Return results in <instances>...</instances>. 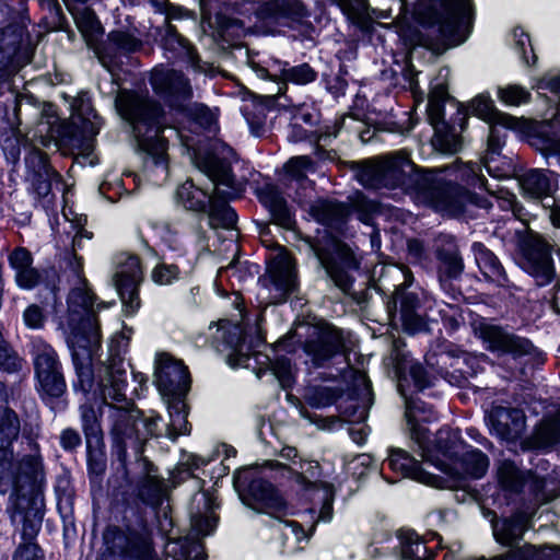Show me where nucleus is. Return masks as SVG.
Wrapping results in <instances>:
<instances>
[{
    "label": "nucleus",
    "mask_w": 560,
    "mask_h": 560,
    "mask_svg": "<svg viewBox=\"0 0 560 560\" xmlns=\"http://www.w3.org/2000/svg\"><path fill=\"white\" fill-rule=\"evenodd\" d=\"M162 417L153 411L150 415L133 408L119 410L110 428V459L122 470L125 485L114 487L110 491L112 505L121 513L125 528L108 524L103 530V544L112 556L121 557L128 536V527L147 530L149 527V510L161 504L159 488L147 477L136 482L129 477L128 448L136 457L142 458L148 441L161 435L159 423Z\"/></svg>",
    "instance_id": "nucleus-1"
},
{
    "label": "nucleus",
    "mask_w": 560,
    "mask_h": 560,
    "mask_svg": "<svg viewBox=\"0 0 560 560\" xmlns=\"http://www.w3.org/2000/svg\"><path fill=\"white\" fill-rule=\"evenodd\" d=\"M400 11H408L409 0H399ZM411 23L398 31L401 45L423 48L433 56L464 44L476 21L474 0H416L409 11Z\"/></svg>",
    "instance_id": "nucleus-2"
},
{
    "label": "nucleus",
    "mask_w": 560,
    "mask_h": 560,
    "mask_svg": "<svg viewBox=\"0 0 560 560\" xmlns=\"http://www.w3.org/2000/svg\"><path fill=\"white\" fill-rule=\"evenodd\" d=\"M433 447L434 452L424 462L444 475H436V489L466 491L471 480L481 479L488 471V456L470 446L458 428L441 427Z\"/></svg>",
    "instance_id": "nucleus-3"
},
{
    "label": "nucleus",
    "mask_w": 560,
    "mask_h": 560,
    "mask_svg": "<svg viewBox=\"0 0 560 560\" xmlns=\"http://www.w3.org/2000/svg\"><path fill=\"white\" fill-rule=\"evenodd\" d=\"M116 108L130 128L137 150L150 158L154 166L167 171L168 140L164 135L167 124L162 103L152 96L127 91L124 96L116 98Z\"/></svg>",
    "instance_id": "nucleus-4"
},
{
    "label": "nucleus",
    "mask_w": 560,
    "mask_h": 560,
    "mask_svg": "<svg viewBox=\"0 0 560 560\" xmlns=\"http://www.w3.org/2000/svg\"><path fill=\"white\" fill-rule=\"evenodd\" d=\"M125 331L132 334L133 329L122 322V330L110 337L108 341V363L101 361L102 347L93 353L89 364L92 372L91 382H84L81 387L75 388L74 378L72 380L73 392L81 394L86 401L96 402L100 416H102L104 407L115 409L113 423L119 410L138 409L133 402L128 408H117L108 402V399L117 402L126 400L125 392L128 383L124 369L122 347H128L131 338ZM141 411L143 410L141 409Z\"/></svg>",
    "instance_id": "nucleus-5"
},
{
    "label": "nucleus",
    "mask_w": 560,
    "mask_h": 560,
    "mask_svg": "<svg viewBox=\"0 0 560 560\" xmlns=\"http://www.w3.org/2000/svg\"><path fill=\"white\" fill-rule=\"evenodd\" d=\"M97 295L90 289L73 288L67 296V343L75 372L74 387L91 382V358L101 348V322L94 311Z\"/></svg>",
    "instance_id": "nucleus-6"
},
{
    "label": "nucleus",
    "mask_w": 560,
    "mask_h": 560,
    "mask_svg": "<svg viewBox=\"0 0 560 560\" xmlns=\"http://www.w3.org/2000/svg\"><path fill=\"white\" fill-rule=\"evenodd\" d=\"M233 488L241 502L260 514L294 515L280 489L261 476L256 466L237 468L233 475Z\"/></svg>",
    "instance_id": "nucleus-7"
},
{
    "label": "nucleus",
    "mask_w": 560,
    "mask_h": 560,
    "mask_svg": "<svg viewBox=\"0 0 560 560\" xmlns=\"http://www.w3.org/2000/svg\"><path fill=\"white\" fill-rule=\"evenodd\" d=\"M0 59L4 58L5 65H13L18 59L32 61L28 0H4L0 3Z\"/></svg>",
    "instance_id": "nucleus-8"
},
{
    "label": "nucleus",
    "mask_w": 560,
    "mask_h": 560,
    "mask_svg": "<svg viewBox=\"0 0 560 560\" xmlns=\"http://www.w3.org/2000/svg\"><path fill=\"white\" fill-rule=\"evenodd\" d=\"M474 331L485 348L492 353L510 355L517 363L530 368H538L546 362V354L535 347L530 339L508 332L483 317L474 324Z\"/></svg>",
    "instance_id": "nucleus-9"
},
{
    "label": "nucleus",
    "mask_w": 560,
    "mask_h": 560,
    "mask_svg": "<svg viewBox=\"0 0 560 560\" xmlns=\"http://www.w3.org/2000/svg\"><path fill=\"white\" fill-rule=\"evenodd\" d=\"M413 282V276L408 271L404 281L395 285L392 293L382 294L390 324L397 326L399 323L401 330L408 336L432 330L429 319L419 313L422 307L421 299L417 291L411 290Z\"/></svg>",
    "instance_id": "nucleus-10"
},
{
    "label": "nucleus",
    "mask_w": 560,
    "mask_h": 560,
    "mask_svg": "<svg viewBox=\"0 0 560 560\" xmlns=\"http://www.w3.org/2000/svg\"><path fill=\"white\" fill-rule=\"evenodd\" d=\"M212 346L225 355L226 364L232 369L248 368L249 360L260 354L257 349L265 342L259 334H254L250 326L222 319L212 336Z\"/></svg>",
    "instance_id": "nucleus-11"
},
{
    "label": "nucleus",
    "mask_w": 560,
    "mask_h": 560,
    "mask_svg": "<svg viewBox=\"0 0 560 560\" xmlns=\"http://www.w3.org/2000/svg\"><path fill=\"white\" fill-rule=\"evenodd\" d=\"M516 262L534 279L537 287H546L556 279L552 245L538 232L530 229L516 231Z\"/></svg>",
    "instance_id": "nucleus-12"
},
{
    "label": "nucleus",
    "mask_w": 560,
    "mask_h": 560,
    "mask_svg": "<svg viewBox=\"0 0 560 560\" xmlns=\"http://www.w3.org/2000/svg\"><path fill=\"white\" fill-rule=\"evenodd\" d=\"M312 248L334 284L348 294L355 281L351 271L360 268L351 247L332 233H326Z\"/></svg>",
    "instance_id": "nucleus-13"
},
{
    "label": "nucleus",
    "mask_w": 560,
    "mask_h": 560,
    "mask_svg": "<svg viewBox=\"0 0 560 560\" xmlns=\"http://www.w3.org/2000/svg\"><path fill=\"white\" fill-rule=\"evenodd\" d=\"M81 427L85 439L86 474L91 489L102 488L107 470V453L96 402L80 405Z\"/></svg>",
    "instance_id": "nucleus-14"
},
{
    "label": "nucleus",
    "mask_w": 560,
    "mask_h": 560,
    "mask_svg": "<svg viewBox=\"0 0 560 560\" xmlns=\"http://www.w3.org/2000/svg\"><path fill=\"white\" fill-rule=\"evenodd\" d=\"M444 172L442 168H428L425 177H422L419 195L438 213L448 218H459L464 215L466 185L458 183V179H446Z\"/></svg>",
    "instance_id": "nucleus-15"
},
{
    "label": "nucleus",
    "mask_w": 560,
    "mask_h": 560,
    "mask_svg": "<svg viewBox=\"0 0 560 560\" xmlns=\"http://www.w3.org/2000/svg\"><path fill=\"white\" fill-rule=\"evenodd\" d=\"M34 373L43 402L51 410H63L67 406L62 400L67 394V383L58 353L50 345H45L35 355Z\"/></svg>",
    "instance_id": "nucleus-16"
},
{
    "label": "nucleus",
    "mask_w": 560,
    "mask_h": 560,
    "mask_svg": "<svg viewBox=\"0 0 560 560\" xmlns=\"http://www.w3.org/2000/svg\"><path fill=\"white\" fill-rule=\"evenodd\" d=\"M302 350L315 369L325 368L335 358L348 354L342 330L330 323L313 326L302 342Z\"/></svg>",
    "instance_id": "nucleus-17"
},
{
    "label": "nucleus",
    "mask_w": 560,
    "mask_h": 560,
    "mask_svg": "<svg viewBox=\"0 0 560 560\" xmlns=\"http://www.w3.org/2000/svg\"><path fill=\"white\" fill-rule=\"evenodd\" d=\"M149 83L158 101L171 113L194 97L190 79L182 69L168 68L160 63L151 70Z\"/></svg>",
    "instance_id": "nucleus-18"
},
{
    "label": "nucleus",
    "mask_w": 560,
    "mask_h": 560,
    "mask_svg": "<svg viewBox=\"0 0 560 560\" xmlns=\"http://www.w3.org/2000/svg\"><path fill=\"white\" fill-rule=\"evenodd\" d=\"M485 423L491 436L501 443L515 444L525 431L526 416L522 408L495 399L485 410Z\"/></svg>",
    "instance_id": "nucleus-19"
},
{
    "label": "nucleus",
    "mask_w": 560,
    "mask_h": 560,
    "mask_svg": "<svg viewBox=\"0 0 560 560\" xmlns=\"http://www.w3.org/2000/svg\"><path fill=\"white\" fill-rule=\"evenodd\" d=\"M405 419L410 440L421 451L423 460L434 452L435 436L431 439V432L427 428L439 419L438 411L430 402L422 400L417 395H406Z\"/></svg>",
    "instance_id": "nucleus-20"
},
{
    "label": "nucleus",
    "mask_w": 560,
    "mask_h": 560,
    "mask_svg": "<svg viewBox=\"0 0 560 560\" xmlns=\"http://www.w3.org/2000/svg\"><path fill=\"white\" fill-rule=\"evenodd\" d=\"M390 359L397 388L402 397L417 395L434 386V376L423 363L412 358L410 351L395 346Z\"/></svg>",
    "instance_id": "nucleus-21"
},
{
    "label": "nucleus",
    "mask_w": 560,
    "mask_h": 560,
    "mask_svg": "<svg viewBox=\"0 0 560 560\" xmlns=\"http://www.w3.org/2000/svg\"><path fill=\"white\" fill-rule=\"evenodd\" d=\"M427 171V167L415 164L408 155L397 153L380 163V188H399L419 194Z\"/></svg>",
    "instance_id": "nucleus-22"
},
{
    "label": "nucleus",
    "mask_w": 560,
    "mask_h": 560,
    "mask_svg": "<svg viewBox=\"0 0 560 560\" xmlns=\"http://www.w3.org/2000/svg\"><path fill=\"white\" fill-rule=\"evenodd\" d=\"M156 33L160 36L159 45L168 63L194 72L201 71V57L196 45L179 33L176 25L166 23L158 27Z\"/></svg>",
    "instance_id": "nucleus-23"
},
{
    "label": "nucleus",
    "mask_w": 560,
    "mask_h": 560,
    "mask_svg": "<svg viewBox=\"0 0 560 560\" xmlns=\"http://www.w3.org/2000/svg\"><path fill=\"white\" fill-rule=\"evenodd\" d=\"M12 493L14 500L27 501V499L44 500L43 489L45 486L44 463L40 455H24L16 462L11 478Z\"/></svg>",
    "instance_id": "nucleus-24"
},
{
    "label": "nucleus",
    "mask_w": 560,
    "mask_h": 560,
    "mask_svg": "<svg viewBox=\"0 0 560 560\" xmlns=\"http://www.w3.org/2000/svg\"><path fill=\"white\" fill-rule=\"evenodd\" d=\"M433 255L436 276L443 288L453 287L462 280L465 264L456 236L441 235L434 244Z\"/></svg>",
    "instance_id": "nucleus-25"
},
{
    "label": "nucleus",
    "mask_w": 560,
    "mask_h": 560,
    "mask_svg": "<svg viewBox=\"0 0 560 560\" xmlns=\"http://www.w3.org/2000/svg\"><path fill=\"white\" fill-rule=\"evenodd\" d=\"M218 107L211 109L201 102H187L172 113L173 121L178 130L196 136L211 133L219 129Z\"/></svg>",
    "instance_id": "nucleus-26"
},
{
    "label": "nucleus",
    "mask_w": 560,
    "mask_h": 560,
    "mask_svg": "<svg viewBox=\"0 0 560 560\" xmlns=\"http://www.w3.org/2000/svg\"><path fill=\"white\" fill-rule=\"evenodd\" d=\"M14 281L19 289L31 291L43 284L36 296L43 306L56 305L59 293V273L54 266L38 269L33 265L14 275Z\"/></svg>",
    "instance_id": "nucleus-27"
},
{
    "label": "nucleus",
    "mask_w": 560,
    "mask_h": 560,
    "mask_svg": "<svg viewBox=\"0 0 560 560\" xmlns=\"http://www.w3.org/2000/svg\"><path fill=\"white\" fill-rule=\"evenodd\" d=\"M318 167L317 161L310 155L292 156L284 163L279 182L289 189L295 185L293 200L299 205H302L314 190L315 182L310 179L307 174L316 173Z\"/></svg>",
    "instance_id": "nucleus-28"
},
{
    "label": "nucleus",
    "mask_w": 560,
    "mask_h": 560,
    "mask_svg": "<svg viewBox=\"0 0 560 560\" xmlns=\"http://www.w3.org/2000/svg\"><path fill=\"white\" fill-rule=\"evenodd\" d=\"M153 383L159 393L190 390L191 375L183 360L163 352L155 360Z\"/></svg>",
    "instance_id": "nucleus-29"
},
{
    "label": "nucleus",
    "mask_w": 560,
    "mask_h": 560,
    "mask_svg": "<svg viewBox=\"0 0 560 560\" xmlns=\"http://www.w3.org/2000/svg\"><path fill=\"white\" fill-rule=\"evenodd\" d=\"M518 183L525 200L544 207L559 189V174L549 168H529L521 175Z\"/></svg>",
    "instance_id": "nucleus-30"
},
{
    "label": "nucleus",
    "mask_w": 560,
    "mask_h": 560,
    "mask_svg": "<svg viewBox=\"0 0 560 560\" xmlns=\"http://www.w3.org/2000/svg\"><path fill=\"white\" fill-rule=\"evenodd\" d=\"M256 196L259 203L268 211L270 223L287 231L295 229V210L288 203L278 185L267 183L257 189Z\"/></svg>",
    "instance_id": "nucleus-31"
},
{
    "label": "nucleus",
    "mask_w": 560,
    "mask_h": 560,
    "mask_svg": "<svg viewBox=\"0 0 560 560\" xmlns=\"http://www.w3.org/2000/svg\"><path fill=\"white\" fill-rule=\"evenodd\" d=\"M194 162L215 186L233 188L236 178L230 156L221 155L217 148L208 147L194 153Z\"/></svg>",
    "instance_id": "nucleus-32"
},
{
    "label": "nucleus",
    "mask_w": 560,
    "mask_h": 560,
    "mask_svg": "<svg viewBox=\"0 0 560 560\" xmlns=\"http://www.w3.org/2000/svg\"><path fill=\"white\" fill-rule=\"evenodd\" d=\"M388 468L401 478L436 488V475L427 471L421 462L416 459L409 452L400 447H389L386 458Z\"/></svg>",
    "instance_id": "nucleus-33"
},
{
    "label": "nucleus",
    "mask_w": 560,
    "mask_h": 560,
    "mask_svg": "<svg viewBox=\"0 0 560 560\" xmlns=\"http://www.w3.org/2000/svg\"><path fill=\"white\" fill-rule=\"evenodd\" d=\"M142 48V42L128 31L114 30L107 34L96 54L103 63L119 66L121 57L139 51Z\"/></svg>",
    "instance_id": "nucleus-34"
},
{
    "label": "nucleus",
    "mask_w": 560,
    "mask_h": 560,
    "mask_svg": "<svg viewBox=\"0 0 560 560\" xmlns=\"http://www.w3.org/2000/svg\"><path fill=\"white\" fill-rule=\"evenodd\" d=\"M470 250L485 280L499 288L510 289L512 283L500 258L482 242H472Z\"/></svg>",
    "instance_id": "nucleus-35"
},
{
    "label": "nucleus",
    "mask_w": 560,
    "mask_h": 560,
    "mask_svg": "<svg viewBox=\"0 0 560 560\" xmlns=\"http://www.w3.org/2000/svg\"><path fill=\"white\" fill-rule=\"evenodd\" d=\"M446 354L452 361L450 362L451 370L446 371L445 378L452 385L465 387L469 378L475 377L481 369L478 357L458 346L451 345Z\"/></svg>",
    "instance_id": "nucleus-36"
},
{
    "label": "nucleus",
    "mask_w": 560,
    "mask_h": 560,
    "mask_svg": "<svg viewBox=\"0 0 560 560\" xmlns=\"http://www.w3.org/2000/svg\"><path fill=\"white\" fill-rule=\"evenodd\" d=\"M455 177L466 185L464 213L466 212L467 206H472L475 208L485 210L492 208L493 205L488 197L477 194L472 190L478 188L491 194V190L488 186V179L479 168H476L474 164H467L457 171Z\"/></svg>",
    "instance_id": "nucleus-37"
},
{
    "label": "nucleus",
    "mask_w": 560,
    "mask_h": 560,
    "mask_svg": "<svg viewBox=\"0 0 560 560\" xmlns=\"http://www.w3.org/2000/svg\"><path fill=\"white\" fill-rule=\"evenodd\" d=\"M248 93L252 106L242 107V115L248 124L250 133L255 137H264L267 132V114L280 109L278 97L276 95H260L254 92Z\"/></svg>",
    "instance_id": "nucleus-38"
},
{
    "label": "nucleus",
    "mask_w": 560,
    "mask_h": 560,
    "mask_svg": "<svg viewBox=\"0 0 560 560\" xmlns=\"http://www.w3.org/2000/svg\"><path fill=\"white\" fill-rule=\"evenodd\" d=\"M525 474L526 471L521 470L513 459L508 458L498 462L495 471L498 489L502 492L508 505L524 492L526 487Z\"/></svg>",
    "instance_id": "nucleus-39"
},
{
    "label": "nucleus",
    "mask_w": 560,
    "mask_h": 560,
    "mask_svg": "<svg viewBox=\"0 0 560 560\" xmlns=\"http://www.w3.org/2000/svg\"><path fill=\"white\" fill-rule=\"evenodd\" d=\"M521 132L526 141L545 158L560 147V135L549 121H527L521 128Z\"/></svg>",
    "instance_id": "nucleus-40"
},
{
    "label": "nucleus",
    "mask_w": 560,
    "mask_h": 560,
    "mask_svg": "<svg viewBox=\"0 0 560 560\" xmlns=\"http://www.w3.org/2000/svg\"><path fill=\"white\" fill-rule=\"evenodd\" d=\"M527 515L521 510L514 511L510 516L502 517L492 524L495 540L512 548L517 545L527 530Z\"/></svg>",
    "instance_id": "nucleus-41"
},
{
    "label": "nucleus",
    "mask_w": 560,
    "mask_h": 560,
    "mask_svg": "<svg viewBox=\"0 0 560 560\" xmlns=\"http://www.w3.org/2000/svg\"><path fill=\"white\" fill-rule=\"evenodd\" d=\"M39 499H27V501L14 500L13 510L22 516L21 538L23 541L36 542V537L42 529V523L45 514L44 500L40 506H37Z\"/></svg>",
    "instance_id": "nucleus-42"
},
{
    "label": "nucleus",
    "mask_w": 560,
    "mask_h": 560,
    "mask_svg": "<svg viewBox=\"0 0 560 560\" xmlns=\"http://www.w3.org/2000/svg\"><path fill=\"white\" fill-rule=\"evenodd\" d=\"M458 127L460 131H465L468 127L469 116H475L486 122H493L501 115L494 106L489 94H478L467 105L459 103L457 113Z\"/></svg>",
    "instance_id": "nucleus-43"
},
{
    "label": "nucleus",
    "mask_w": 560,
    "mask_h": 560,
    "mask_svg": "<svg viewBox=\"0 0 560 560\" xmlns=\"http://www.w3.org/2000/svg\"><path fill=\"white\" fill-rule=\"evenodd\" d=\"M120 558L124 560H158L150 526L147 530L128 527V536Z\"/></svg>",
    "instance_id": "nucleus-44"
},
{
    "label": "nucleus",
    "mask_w": 560,
    "mask_h": 560,
    "mask_svg": "<svg viewBox=\"0 0 560 560\" xmlns=\"http://www.w3.org/2000/svg\"><path fill=\"white\" fill-rule=\"evenodd\" d=\"M258 15L272 21L289 20L301 23L308 16V12L302 0H270L260 8Z\"/></svg>",
    "instance_id": "nucleus-45"
},
{
    "label": "nucleus",
    "mask_w": 560,
    "mask_h": 560,
    "mask_svg": "<svg viewBox=\"0 0 560 560\" xmlns=\"http://www.w3.org/2000/svg\"><path fill=\"white\" fill-rule=\"evenodd\" d=\"M115 285L122 303V312L126 317H132L141 306L140 290L135 275L119 271L115 275Z\"/></svg>",
    "instance_id": "nucleus-46"
},
{
    "label": "nucleus",
    "mask_w": 560,
    "mask_h": 560,
    "mask_svg": "<svg viewBox=\"0 0 560 560\" xmlns=\"http://www.w3.org/2000/svg\"><path fill=\"white\" fill-rule=\"evenodd\" d=\"M400 558L402 560H435L436 551L425 545V540L415 529L397 532Z\"/></svg>",
    "instance_id": "nucleus-47"
},
{
    "label": "nucleus",
    "mask_w": 560,
    "mask_h": 560,
    "mask_svg": "<svg viewBox=\"0 0 560 560\" xmlns=\"http://www.w3.org/2000/svg\"><path fill=\"white\" fill-rule=\"evenodd\" d=\"M175 197L187 211L205 214L209 208V192L198 187L191 178H187L177 187Z\"/></svg>",
    "instance_id": "nucleus-48"
},
{
    "label": "nucleus",
    "mask_w": 560,
    "mask_h": 560,
    "mask_svg": "<svg viewBox=\"0 0 560 560\" xmlns=\"http://www.w3.org/2000/svg\"><path fill=\"white\" fill-rule=\"evenodd\" d=\"M452 122L443 121L441 128H436L432 138L433 148L443 154H456L463 149V137L456 132L458 117L451 118Z\"/></svg>",
    "instance_id": "nucleus-49"
},
{
    "label": "nucleus",
    "mask_w": 560,
    "mask_h": 560,
    "mask_svg": "<svg viewBox=\"0 0 560 560\" xmlns=\"http://www.w3.org/2000/svg\"><path fill=\"white\" fill-rule=\"evenodd\" d=\"M296 482L300 483L304 490H322V505L319 509L318 520L328 523L334 516V502L336 497V489L331 482L328 481H312L303 472H299Z\"/></svg>",
    "instance_id": "nucleus-50"
},
{
    "label": "nucleus",
    "mask_w": 560,
    "mask_h": 560,
    "mask_svg": "<svg viewBox=\"0 0 560 560\" xmlns=\"http://www.w3.org/2000/svg\"><path fill=\"white\" fill-rule=\"evenodd\" d=\"M268 281L272 289L279 294L281 302L299 290L296 272L287 266H276L268 270Z\"/></svg>",
    "instance_id": "nucleus-51"
},
{
    "label": "nucleus",
    "mask_w": 560,
    "mask_h": 560,
    "mask_svg": "<svg viewBox=\"0 0 560 560\" xmlns=\"http://www.w3.org/2000/svg\"><path fill=\"white\" fill-rule=\"evenodd\" d=\"M90 124L88 119H83L82 125L75 122H66L58 129V137L60 143L78 150H90L92 148V137L89 135L86 125Z\"/></svg>",
    "instance_id": "nucleus-52"
},
{
    "label": "nucleus",
    "mask_w": 560,
    "mask_h": 560,
    "mask_svg": "<svg viewBox=\"0 0 560 560\" xmlns=\"http://www.w3.org/2000/svg\"><path fill=\"white\" fill-rule=\"evenodd\" d=\"M513 128L511 126H497L492 125L489 130L488 139H487V148L481 156V163L489 173V175L497 177L498 175L493 173L491 163L495 162L502 155V149L505 145L508 138V129Z\"/></svg>",
    "instance_id": "nucleus-53"
},
{
    "label": "nucleus",
    "mask_w": 560,
    "mask_h": 560,
    "mask_svg": "<svg viewBox=\"0 0 560 560\" xmlns=\"http://www.w3.org/2000/svg\"><path fill=\"white\" fill-rule=\"evenodd\" d=\"M533 441L537 447H553L560 444V417L541 420L534 430Z\"/></svg>",
    "instance_id": "nucleus-54"
},
{
    "label": "nucleus",
    "mask_w": 560,
    "mask_h": 560,
    "mask_svg": "<svg viewBox=\"0 0 560 560\" xmlns=\"http://www.w3.org/2000/svg\"><path fill=\"white\" fill-rule=\"evenodd\" d=\"M343 396V390L338 387L313 386L305 394V402L313 409H320L336 405Z\"/></svg>",
    "instance_id": "nucleus-55"
},
{
    "label": "nucleus",
    "mask_w": 560,
    "mask_h": 560,
    "mask_svg": "<svg viewBox=\"0 0 560 560\" xmlns=\"http://www.w3.org/2000/svg\"><path fill=\"white\" fill-rule=\"evenodd\" d=\"M281 65L280 77L284 82L306 85L315 82L318 78V72L307 62L290 66L288 61H283Z\"/></svg>",
    "instance_id": "nucleus-56"
},
{
    "label": "nucleus",
    "mask_w": 560,
    "mask_h": 560,
    "mask_svg": "<svg viewBox=\"0 0 560 560\" xmlns=\"http://www.w3.org/2000/svg\"><path fill=\"white\" fill-rule=\"evenodd\" d=\"M208 217L210 229L234 230L238 221V214L232 206H213L209 205L205 212Z\"/></svg>",
    "instance_id": "nucleus-57"
},
{
    "label": "nucleus",
    "mask_w": 560,
    "mask_h": 560,
    "mask_svg": "<svg viewBox=\"0 0 560 560\" xmlns=\"http://www.w3.org/2000/svg\"><path fill=\"white\" fill-rule=\"evenodd\" d=\"M189 390H174L167 393H160L162 398L167 405V411L172 422H183L188 424L187 417L189 407L186 402V397Z\"/></svg>",
    "instance_id": "nucleus-58"
},
{
    "label": "nucleus",
    "mask_w": 560,
    "mask_h": 560,
    "mask_svg": "<svg viewBox=\"0 0 560 560\" xmlns=\"http://www.w3.org/2000/svg\"><path fill=\"white\" fill-rule=\"evenodd\" d=\"M20 419L11 408L0 410V446H13L20 434Z\"/></svg>",
    "instance_id": "nucleus-59"
},
{
    "label": "nucleus",
    "mask_w": 560,
    "mask_h": 560,
    "mask_svg": "<svg viewBox=\"0 0 560 560\" xmlns=\"http://www.w3.org/2000/svg\"><path fill=\"white\" fill-rule=\"evenodd\" d=\"M342 205L330 199H318L310 205L308 212L316 222L331 225L339 219Z\"/></svg>",
    "instance_id": "nucleus-60"
},
{
    "label": "nucleus",
    "mask_w": 560,
    "mask_h": 560,
    "mask_svg": "<svg viewBox=\"0 0 560 560\" xmlns=\"http://www.w3.org/2000/svg\"><path fill=\"white\" fill-rule=\"evenodd\" d=\"M153 7L156 12L165 15L164 24L183 20H191L196 24L198 21V13L195 10L187 9L168 0H153Z\"/></svg>",
    "instance_id": "nucleus-61"
},
{
    "label": "nucleus",
    "mask_w": 560,
    "mask_h": 560,
    "mask_svg": "<svg viewBox=\"0 0 560 560\" xmlns=\"http://www.w3.org/2000/svg\"><path fill=\"white\" fill-rule=\"evenodd\" d=\"M269 369L278 380L282 389L289 390L293 388L295 384V376L292 372V362L290 358L287 355H277L270 362Z\"/></svg>",
    "instance_id": "nucleus-62"
},
{
    "label": "nucleus",
    "mask_w": 560,
    "mask_h": 560,
    "mask_svg": "<svg viewBox=\"0 0 560 560\" xmlns=\"http://www.w3.org/2000/svg\"><path fill=\"white\" fill-rule=\"evenodd\" d=\"M497 95L499 101L506 106H521L532 101V93L521 84H508L499 88Z\"/></svg>",
    "instance_id": "nucleus-63"
},
{
    "label": "nucleus",
    "mask_w": 560,
    "mask_h": 560,
    "mask_svg": "<svg viewBox=\"0 0 560 560\" xmlns=\"http://www.w3.org/2000/svg\"><path fill=\"white\" fill-rule=\"evenodd\" d=\"M283 110L290 113L291 121H296L312 129L319 124L322 118L320 110L307 104H300L292 107L284 106Z\"/></svg>",
    "instance_id": "nucleus-64"
}]
</instances>
